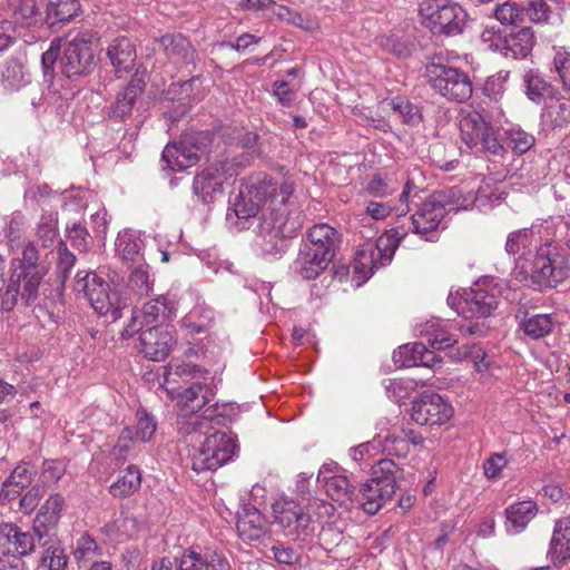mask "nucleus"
<instances>
[{
    "label": "nucleus",
    "instance_id": "nucleus-13",
    "mask_svg": "<svg viewBox=\"0 0 570 570\" xmlns=\"http://www.w3.org/2000/svg\"><path fill=\"white\" fill-rule=\"evenodd\" d=\"M452 415V405L438 393L423 392L412 402L411 419L420 425H442Z\"/></svg>",
    "mask_w": 570,
    "mask_h": 570
},
{
    "label": "nucleus",
    "instance_id": "nucleus-14",
    "mask_svg": "<svg viewBox=\"0 0 570 570\" xmlns=\"http://www.w3.org/2000/svg\"><path fill=\"white\" fill-rule=\"evenodd\" d=\"M116 253L119 258L127 265L137 266L131 272L128 279V288L140 298V288L142 285V272L140 271V261L142 259L141 240L139 232L126 228L118 233L116 239Z\"/></svg>",
    "mask_w": 570,
    "mask_h": 570
},
{
    "label": "nucleus",
    "instance_id": "nucleus-46",
    "mask_svg": "<svg viewBox=\"0 0 570 570\" xmlns=\"http://www.w3.org/2000/svg\"><path fill=\"white\" fill-rule=\"evenodd\" d=\"M551 70L554 71L563 88L570 92V51L564 48H554Z\"/></svg>",
    "mask_w": 570,
    "mask_h": 570
},
{
    "label": "nucleus",
    "instance_id": "nucleus-24",
    "mask_svg": "<svg viewBox=\"0 0 570 570\" xmlns=\"http://www.w3.org/2000/svg\"><path fill=\"white\" fill-rule=\"evenodd\" d=\"M308 240L303 245L315 249V252L324 253L333 259L335 248L340 242L338 233L332 226L321 223L314 225L307 234Z\"/></svg>",
    "mask_w": 570,
    "mask_h": 570
},
{
    "label": "nucleus",
    "instance_id": "nucleus-9",
    "mask_svg": "<svg viewBox=\"0 0 570 570\" xmlns=\"http://www.w3.org/2000/svg\"><path fill=\"white\" fill-rule=\"evenodd\" d=\"M96 63L92 36L89 32L79 33L70 40L59 60L61 72L68 78L90 73Z\"/></svg>",
    "mask_w": 570,
    "mask_h": 570
},
{
    "label": "nucleus",
    "instance_id": "nucleus-51",
    "mask_svg": "<svg viewBox=\"0 0 570 570\" xmlns=\"http://www.w3.org/2000/svg\"><path fill=\"white\" fill-rule=\"evenodd\" d=\"M205 373L203 368L191 363L170 364L166 373L165 382L167 384L178 383V379L183 381L202 376Z\"/></svg>",
    "mask_w": 570,
    "mask_h": 570
},
{
    "label": "nucleus",
    "instance_id": "nucleus-21",
    "mask_svg": "<svg viewBox=\"0 0 570 570\" xmlns=\"http://www.w3.org/2000/svg\"><path fill=\"white\" fill-rule=\"evenodd\" d=\"M354 505L362 508L367 514H375L387 500L395 494L392 488L387 485H377L370 480L356 488Z\"/></svg>",
    "mask_w": 570,
    "mask_h": 570
},
{
    "label": "nucleus",
    "instance_id": "nucleus-2",
    "mask_svg": "<svg viewBox=\"0 0 570 570\" xmlns=\"http://www.w3.org/2000/svg\"><path fill=\"white\" fill-rule=\"evenodd\" d=\"M45 272L39 265V252L32 242L26 244L21 255L10 263V276L2 295L1 306L11 311L20 299L29 306L36 302Z\"/></svg>",
    "mask_w": 570,
    "mask_h": 570
},
{
    "label": "nucleus",
    "instance_id": "nucleus-6",
    "mask_svg": "<svg viewBox=\"0 0 570 570\" xmlns=\"http://www.w3.org/2000/svg\"><path fill=\"white\" fill-rule=\"evenodd\" d=\"M425 76L431 88L448 101L462 104L472 97V80L460 68L431 62L425 67Z\"/></svg>",
    "mask_w": 570,
    "mask_h": 570
},
{
    "label": "nucleus",
    "instance_id": "nucleus-60",
    "mask_svg": "<svg viewBox=\"0 0 570 570\" xmlns=\"http://www.w3.org/2000/svg\"><path fill=\"white\" fill-rule=\"evenodd\" d=\"M58 263H57V273L63 283L75 266L76 256L68 249L65 243H60L58 246Z\"/></svg>",
    "mask_w": 570,
    "mask_h": 570
},
{
    "label": "nucleus",
    "instance_id": "nucleus-16",
    "mask_svg": "<svg viewBox=\"0 0 570 570\" xmlns=\"http://www.w3.org/2000/svg\"><path fill=\"white\" fill-rule=\"evenodd\" d=\"M200 148L194 138H185L177 142L167 144L161 158L173 171H180L196 165L200 159Z\"/></svg>",
    "mask_w": 570,
    "mask_h": 570
},
{
    "label": "nucleus",
    "instance_id": "nucleus-34",
    "mask_svg": "<svg viewBox=\"0 0 570 570\" xmlns=\"http://www.w3.org/2000/svg\"><path fill=\"white\" fill-rule=\"evenodd\" d=\"M142 94L141 79L138 75L128 83V86L118 92L112 114L116 117L124 118L129 115L137 98Z\"/></svg>",
    "mask_w": 570,
    "mask_h": 570
},
{
    "label": "nucleus",
    "instance_id": "nucleus-39",
    "mask_svg": "<svg viewBox=\"0 0 570 570\" xmlns=\"http://www.w3.org/2000/svg\"><path fill=\"white\" fill-rule=\"evenodd\" d=\"M141 483V473L137 466L129 465L121 472L116 482L110 485L114 497H126L134 493Z\"/></svg>",
    "mask_w": 570,
    "mask_h": 570
},
{
    "label": "nucleus",
    "instance_id": "nucleus-62",
    "mask_svg": "<svg viewBox=\"0 0 570 570\" xmlns=\"http://www.w3.org/2000/svg\"><path fill=\"white\" fill-rule=\"evenodd\" d=\"M508 459L503 453L491 454L483 463L484 475L488 479H497L508 465Z\"/></svg>",
    "mask_w": 570,
    "mask_h": 570
},
{
    "label": "nucleus",
    "instance_id": "nucleus-32",
    "mask_svg": "<svg viewBox=\"0 0 570 570\" xmlns=\"http://www.w3.org/2000/svg\"><path fill=\"white\" fill-rule=\"evenodd\" d=\"M327 495L341 505H354L356 487L344 474H333L323 484Z\"/></svg>",
    "mask_w": 570,
    "mask_h": 570
},
{
    "label": "nucleus",
    "instance_id": "nucleus-4",
    "mask_svg": "<svg viewBox=\"0 0 570 570\" xmlns=\"http://www.w3.org/2000/svg\"><path fill=\"white\" fill-rule=\"evenodd\" d=\"M517 268L524 274V278H529L541 288H554L570 274L566 256L558 245L549 239L537 247L531 258L520 257Z\"/></svg>",
    "mask_w": 570,
    "mask_h": 570
},
{
    "label": "nucleus",
    "instance_id": "nucleus-57",
    "mask_svg": "<svg viewBox=\"0 0 570 570\" xmlns=\"http://www.w3.org/2000/svg\"><path fill=\"white\" fill-rule=\"evenodd\" d=\"M479 146L483 151L492 155H500L504 149L499 140L498 130L490 122H488L487 130H483L480 137Z\"/></svg>",
    "mask_w": 570,
    "mask_h": 570
},
{
    "label": "nucleus",
    "instance_id": "nucleus-27",
    "mask_svg": "<svg viewBox=\"0 0 570 570\" xmlns=\"http://www.w3.org/2000/svg\"><path fill=\"white\" fill-rule=\"evenodd\" d=\"M549 554L554 567L570 560V518L561 519L556 523Z\"/></svg>",
    "mask_w": 570,
    "mask_h": 570
},
{
    "label": "nucleus",
    "instance_id": "nucleus-63",
    "mask_svg": "<svg viewBox=\"0 0 570 570\" xmlns=\"http://www.w3.org/2000/svg\"><path fill=\"white\" fill-rule=\"evenodd\" d=\"M380 43L387 52L396 57H407L410 55L409 45L395 36L382 37Z\"/></svg>",
    "mask_w": 570,
    "mask_h": 570
},
{
    "label": "nucleus",
    "instance_id": "nucleus-56",
    "mask_svg": "<svg viewBox=\"0 0 570 570\" xmlns=\"http://www.w3.org/2000/svg\"><path fill=\"white\" fill-rule=\"evenodd\" d=\"M524 14L534 23H547L552 17V10L546 0H529Z\"/></svg>",
    "mask_w": 570,
    "mask_h": 570
},
{
    "label": "nucleus",
    "instance_id": "nucleus-20",
    "mask_svg": "<svg viewBox=\"0 0 570 570\" xmlns=\"http://www.w3.org/2000/svg\"><path fill=\"white\" fill-rule=\"evenodd\" d=\"M177 570H230L229 562L215 551L187 549L177 561Z\"/></svg>",
    "mask_w": 570,
    "mask_h": 570
},
{
    "label": "nucleus",
    "instance_id": "nucleus-53",
    "mask_svg": "<svg viewBox=\"0 0 570 570\" xmlns=\"http://www.w3.org/2000/svg\"><path fill=\"white\" fill-rule=\"evenodd\" d=\"M67 465L63 460H45L39 476V483L46 484L57 483L66 473Z\"/></svg>",
    "mask_w": 570,
    "mask_h": 570
},
{
    "label": "nucleus",
    "instance_id": "nucleus-22",
    "mask_svg": "<svg viewBox=\"0 0 570 570\" xmlns=\"http://www.w3.org/2000/svg\"><path fill=\"white\" fill-rule=\"evenodd\" d=\"M534 43L535 37L532 28L523 27L503 37L498 47L505 57L524 59L531 53Z\"/></svg>",
    "mask_w": 570,
    "mask_h": 570
},
{
    "label": "nucleus",
    "instance_id": "nucleus-59",
    "mask_svg": "<svg viewBox=\"0 0 570 570\" xmlns=\"http://www.w3.org/2000/svg\"><path fill=\"white\" fill-rule=\"evenodd\" d=\"M98 546L95 539L88 534L81 535L76 546L75 558L78 562L91 561L97 554Z\"/></svg>",
    "mask_w": 570,
    "mask_h": 570
},
{
    "label": "nucleus",
    "instance_id": "nucleus-54",
    "mask_svg": "<svg viewBox=\"0 0 570 570\" xmlns=\"http://www.w3.org/2000/svg\"><path fill=\"white\" fill-rule=\"evenodd\" d=\"M2 79L8 87L18 89L27 82V75L22 63L16 59L7 62L2 70Z\"/></svg>",
    "mask_w": 570,
    "mask_h": 570
},
{
    "label": "nucleus",
    "instance_id": "nucleus-33",
    "mask_svg": "<svg viewBox=\"0 0 570 570\" xmlns=\"http://www.w3.org/2000/svg\"><path fill=\"white\" fill-rule=\"evenodd\" d=\"M488 121L476 111L468 112L460 120L462 141L471 149L478 148L483 130H487Z\"/></svg>",
    "mask_w": 570,
    "mask_h": 570
},
{
    "label": "nucleus",
    "instance_id": "nucleus-36",
    "mask_svg": "<svg viewBox=\"0 0 570 570\" xmlns=\"http://www.w3.org/2000/svg\"><path fill=\"white\" fill-rule=\"evenodd\" d=\"M539 233L540 230L535 225L511 232L507 237L505 252L509 255L522 254V257H525V252L535 243V236Z\"/></svg>",
    "mask_w": 570,
    "mask_h": 570
},
{
    "label": "nucleus",
    "instance_id": "nucleus-42",
    "mask_svg": "<svg viewBox=\"0 0 570 570\" xmlns=\"http://www.w3.org/2000/svg\"><path fill=\"white\" fill-rule=\"evenodd\" d=\"M400 468L391 459H381L372 466V479L377 485H387L392 490L396 489V478Z\"/></svg>",
    "mask_w": 570,
    "mask_h": 570
},
{
    "label": "nucleus",
    "instance_id": "nucleus-30",
    "mask_svg": "<svg viewBox=\"0 0 570 570\" xmlns=\"http://www.w3.org/2000/svg\"><path fill=\"white\" fill-rule=\"evenodd\" d=\"M107 56L117 70L130 71L137 58L136 48L130 39H115L108 47Z\"/></svg>",
    "mask_w": 570,
    "mask_h": 570
},
{
    "label": "nucleus",
    "instance_id": "nucleus-18",
    "mask_svg": "<svg viewBox=\"0 0 570 570\" xmlns=\"http://www.w3.org/2000/svg\"><path fill=\"white\" fill-rule=\"evenodd\" d=\"M332 258L324 253L315 252L304 245L301 246L297 257L293 262V272L303 279L317 278L328 267Z\"/></svg>",
    "mask_w": 570,
    "mask_h": 570
},
{
    "label": "nucleus",
    "instance_id": "nucleus-49",
    "mask_svg": "<svg viewBox=\"0 0 570 570\" xmlns=\"http://www.w3.org/2000/svg\"><path fill=\"white\" fill-rule=\"evenodd\" d=\"M68 556L60 547H48L40 559L41 570H66L68 566Z\"/></svg>",
    "mask_w": 570,
    "mask_h": 570
},
{
    "label": "nucleus",
    "instance_id": "nucleus-41",
    "mask_svg": "<svg viewBox=\"0 0 570 570\" xmlns=\"http://www.w3.org/2000/svg\"><path fill=\"white\" fill-rule=\"evenodd\" d=\"M156 45L168 57H181L187 59L193 52L190 42L183 35H165L156 40Z\"/></svg>",
    "mask_w": 570,
    "mask_h": 570
},
{
    "label": "nucleus",
    "instance_id": "nucleus-45",
    "mask_svg": "<svg viewBox=\"0 0 570 570\" xmlns=\"http://www.w3.org/2000/svg\"><path fill=\"white\" fill-rule=\"evenodd\" d=\"M390 105L393 112L406 125H417L422 119L419 107L404 98L396 97Z\"/></svg>",
    "mask_w": 570,
    "mask_h": 570
},
{
    "label": "nucleus",
    "instance_id": "nucleus-58",
    "mask_svg": "<svg viewBox=\"0 0 570 570\" xmlns=\"http://www.w3.org/2000/svg\"><path fill=\"white\" fill-rule=\"evenodd\" d=\"M366 189L374 196L385 197L396 189V184L391 178L376 174L368 181Z\"/></svg>",
    "mask_w": 570,
    "mask_h": 570
},
{
    "label": "nucleus",
    "instance_id": "nucleus-31",
    "mask_svg": "<svg viewBox=\"0 0 570 570\" xmlns=\"http://www.w3.org/2000/svg\"><path fill=\"white\" fill-rule=\"evenodd\" d=\"M209 389L199 382L191 384L186 387L183 392L177 393L180 415L186 416L189 413H196L199 411L208 401Z\"/></svg>",
    "mask_w": 570,
    "mask_h": 570
},
{
    "label": "nucleus",
    "instance_id": "nucleus-10",
    "mask_svg": "<svg viewBox=\"0 0 570 570\" xmlns=\"http://www.w3.org/2000/svg\"><path fill=\"white\" fill-rule=\"evenodd\" d=\"M274 523L285 535L304 541L313 532L311 515L293 500H279L273 505Z\"/></svg>",
    "mask_w": 570,
    "mask_h": 570
},
{
    "label": "nucleus",
    "instance_id": "nucleus-28",
    "mask_svg": "<svg viewBox=\"0 0 570 570\" xmlns=\"http://www.w3.org/2000/svg\"><path fill=\"white\" fill-rule=\"evenodd\" d=\"M537 504L533 501H521L505 509V529L510 534L522 532L537 514Z\"/></svg>",
    "mask_w": 570,
    "mask_h": 570
},
{
    "label": "nucleus",
    "instance_id": "nucleus-7",
    "mask_svg": "<svg viewBox=\"0 0 570 570\" xmlns=\"http://www.w3.org/2000/svg\"><path fill=\"white\" fill-rule=\"evenodd\" d=\"M81 274L82 272H78L76 275L75 291L82 292L99 315H110L112 321L120 318L126 305L120 306L116 294L110 293L109 284L96 273L87 272L83 276Z\"/></svg>",
    "mask_w": 570,
    "mask_h": 570
},
{
    "label": "nucleus",
    "instance_id": "nucleus-55",
    "mask_svg": "<svg viewBox=\"0 0 570 570\" xmlns=\"http://www.w3.org/2000/svg\"><path fill=\"white\" fill-rule=\"evenodd\" d=\"M36 474L37 469L35 464L31 462H21L13 469L8 480L19 485V489H26L31 484Z\"/></svg>",
    "mask_w": 570,
    "mask_h": 570
},
{
    "label": "nucleus",
    "instance_id": "nucleus-61",
    "mask_svg": "<svg viewBox=\"0 0 570 570\" xmlns=\"http://www.w3.org/2000/svg\"><path fill=\"white\" fill-rule=\"evenodd\" d=\"M45 494V489L40 483L35 484L27 491L19 501L20 510L23 514H31L38 507L41 498Z\"/></svg>",
    "mask_w": 570,
    "mask_h": 570
},
{
    "label": "nucleus",
    "instance_id": "nucleus-23",
    "mask_svg": "<svg viewBox=\"0 0 570 570\" xmlns=\"http://www.w3.org/2000/svg\"><path fill=\"white\" fill-rule=\"evenodd\" d=\"M237 532L245 542H254L267 533L265 517L255 507H244L238 514Z\"/></svg>",
    "mask_w": 570,
    "mask_h": 570
},
{
    "label": "nucleus",
    "instance_id": "nucleus-11",
    "mask_svg": "<svg viewBox=\"0 0 570 570\" xmlns=\"http://www.w3.org/2000/svg\"><path fill=\"white\" fill-rule=\"evenodd\" d=\"M498 303L499 301L494 293H490L480 286L465 289L459 296H453L452 294L448 296V304L464 318L489 317L498 307Z\"/></svg>",
    "mask_w": 570,
    "mask_h": 570
},
{
    "label": "nucleus",
    "instance_id": "nucleus-40",
    "mask_svg": "<svg viewBox=\"0 0 570 570\" xmlns=\"http://www.w3.org/2000/svg\"><path fill=\"white\" fill-rule=\"evenodd\" d=\"M249 164L250 158L247 155H238L212 164V167H216L217 174L220 176L224 184H232Z\"/></svg>",
    "mask_w": 570,
    "mask_h": 570
},
{
    "label": "nucleus",
    "instance_id": "nucleus-43",
    "mask_svg": "<svg viewBox=\"0 0 570 570\" xmlns=\"http://www.w3.org/2000/svg\"><path fill=\"white\" fill-rule=\"evenodd\" d=\"M57 213H46L40 217L36 228V236L41 242L42 247L47 248L53 245L58 236Z\"/></svg>",
    "mask_w": 570,
    "mask_h": 570
},
{
    "label": "nucleus",
    "instance_id": "nucleus-47",
    "mask_svg": "<svg viewBox=\"0 0 570 570\" xmlns=\"http://www.w3.org/2000/svg\"><path fill=\"white\" fill-rule=\"evenodd\" d=\"M507 144L512 150L519 155L529 151L535 142L533 135L524 131L520 127H512L505 131Z\"/></svg>",
    "mask_w": 570,
    "mask_h": 570
},
{
    "label": "nucleus",
    "instance_id": "nucleus-37",
    "mask_svg": "<svg viewBox=\"0 0 570 570\" xmlns=\"http://www.w3.org/2000/svg\"><path fill=\"white\" fill-rule=\"evenodd\" d=\"M433 348L444 350L453 346L458 340L446 330V325L440 321H430L422 331Z\"/></svg>",
    "mask_w": 570,
    "mask_h": 570
},
{
    "label": "nucleus",
    "instance_id": "nucleus-50",
    "mask_svg": "<svg viewBox=\"0 0 570 570\" xmlns=\"http://www.w3.org/2000/svg\"><path fill=\"white\" fill-rule=\"evenodd\" d=\"M39 14V0H19L18 3L13 7V16L16 21L23 26H30L36 22V18Z\"/></svg>",
    "mask_w": 570,
    "mask_h": 570
},
{
    "label": "nucleus",
    "instance_id": "nucleus-29",
    "mask_svg": "<svg viewBox=\"0 0 570 570\" xmlns=\"http://www.w3.org/2000/svg\"><path fill=\"white\" fill-rule=\"evenodd\" d=\"M223 186L224 181L217 174L216 167H212V165L197 174L193 181V190L203 203L212 202L216 194L223 191Z\"/></svg>",
    "mask_w": 570,
    "mask_h": 570
},
{
    "label": "nucleus",
    "instance_id": "nucleus-64",
    "mask_svg": "<svg viewBox=\"0 0 570 570\" xmlns=\"http://www.w3.org/2000/svg\"><path fill=\"white\" fill-rule=\"evenodd\" d=\"M273 94L278 102L284 107H289L295 99V91L289 88L285 80H276L273 83Z\"/></svg>",
    "mask_w": 570,
    "mask_h": 570
},
{
    "label": "nucleus",
    "instance_id": "nucleus-19",
    "mask_svg": "<svg viewBox=\"0 0 570 570\" xmlns=\"http://www.w3.org/2000/svg\"><path fill=\"white\" fill-rule=\"evenodd\" d=\"M393 361L400 367L425 366L433 368L441 363L438 355L428 350L423 343L400 346L393 353Z\"/></svg>",
    "mask_w": 570,
    "mask_h": 570
},
{
    "label": "nucleus",
    "instance_id": "nucleus-15",
    "mask_svg": "<svg viewBox=\"0 0 570 570\" xmlns=\"http://www.w3.org/2000/svg\"><path fill=\"white\" fill-rule=\"evenodd\" d=\"M36 549L35 534L23 531L20 527L10 522L0 524V551L3 556L14 560H21L30 556Z\"/></svg>",
    "mask_w": 570,
    "mask_h": 570
},
{
    "label": "nucleus",
    "instance_id": "nucleus-52",
    "mask_svg": "<svg viewBox=\"0 0 570 570\" xmlns=\"http://www.w3.org/2000/svg\"><path fill=\"white\" fill-rule=\"evenodd\" d=\"M554 99L549 106L550 116L553 117L554 126L562 127L570 122V97L561 96L560 92L550 97Z\"/></svg>",
    "mask_w": 570,
    "mask_h": 570
},
{
    "label": "nucleus",
    "instance_id": "nucleus-38",
    "mask_svg": "<svg viewBox=\"0 0 570 570\" xmlns=\"http://www.w3.org/2000/svg\"><path fill=\"white\" fill-rule=\"evenodd\" d=\"M520 327L530 338L540 340L552 332L554 321L549 314H535L524 317Z\"/></svg>",
    "mask_w": 570,
    "mask_h": 570
},
{
    "label": "nucleus",
    "instance_id": "nucleus-44",
    "mask_svg": "<svg viewBox=\"0 0 570 570\" xmlns=\"http://www.w3.org/2000/svg\"><path fill=\"white\" fill-rule=\"evenodd\" d=\"M494 18L504 26H517L524 19V8L514 1H505L494 9Z\"/></svg>",
    "mask_w": 570,
    "mask_h": 570
},
{
    "label": "nucleus",
    "instance_id": "nucleus-25",
    "mask_svg": "<svg viewBox=\"0 0 570 570\" xmlns=\"http://www.w3.org/2000/svg\"><path fill=\"white\" fill-rule=\"evenodd\" d=\"M524 94L534 104L542 102L546 98L554 97L558 89L548 81L539 69H529L522 76Z\"/></svg>",
    "mask_w": 570,
    "mask_h": 570
},
{
    "label": "nucleus",
    "instance_id": "nucleus-3",
    "mask_svg": "<svg viewBox=\"0 0 570 570\" xmlns=\"http://www.w3.org/2000/svg\"><path fill=\"white\" fill-rule=\"evenodd\" d=\"M193 421L184 424L180 430L191 436L205 435V440L191 454V469L196 472L215 471L232 461L236 454V440L225 433L212 430V420L208 415L191 417Z\"/></svg>",
    "mask_w": 570,
    "mask_h": 570
},
{
    "label": "nucleus",
    "instance_id": "nucleus-8",
    "mask_svg": "<svg viewBox=\"0 0 570 570\" xmlns=\"http://www.w3.org/2000/svg\"><path fill=\"white\" fill-rule=\"evenodd\" d=\"M397 245L393 236L382 235L375 242L361 245L353 259L354 274L358 276V284L368 279L374 271L387 265L395 253Z\"/></svg>",
    "mask_w": 570,
    "mask_h": 570
},
{
    "label": "nucleus",
    "instance_id": "nucleus-5",
    "mask_svg": "<svg viewBox=\"0 0 570 570\" xmlns=\"http://www.w3.org/2000/svg\"><path fill=\"white\" fill-rule=\"evenodd\" d=\"M419 13L423 24L438 35H460L468 22L466 11L451 0H423Z\"/></svg>",
    "mask_w": 570,
    "mask_h": 570
},
{
    "label": "nucleus",
    "instance_id": "nucleus-26",
    "mask_svg": "<svg viewBox=\"0 0 570 570\" xmlns=\"http://www.w3.org/2000/svg\"><path fill=\"white\" fill-rule=\"evenodd\" d=\"M173 342L171 334L164 326H154L145 331V357L155 362L165 360Z\"/></svg>",
    "mask_w": 570,
    "mask_h": 570
},
{
    "label": "nucleus",
    "instance_id": "nucleus-48",
    "mask_svg": "<svg viewBox=\"0 0 570 570\" xmlns=\"http://www.w3.org/2000/svg\"><path fill=\"white\" fill-rule=\"evenodd\" d=\"M173 314L171 303L164 296L145 304V325L165 320Z\"/></svg>",
    "mask_w": 570,
    "mask_h": 570
},
{
    "label": "nucleus",
    "instance_id": "nucleus-17",
    "mask_svg": "<svg viewBox=\"0 0 570 570\" xmlns=\"http://www.w3.org/2000/svg\"><path fill=\"white\" fill-rule=\"evenodd\" d=\"M65 507L66 499L59 492L51 493L41 504L32 523L33 532L39 539L57 528Z\"/></svg>",
    "mask_w": 570,
    "mask_h": 570
},
{
    "label": "nucleus",
    "instance_id": "nucleus-12",
    "mask_svg": "<svg viewBox=\"0 0 570 570\" xmlns=\"http://www.w3.org/2000/svg\"><path fill=\"white\" fill-rule=\"evenodd\" d=\"M444 194H435L421 206L411 216V229L423 239L434 242L436 232L442 224L448 209Z\"/></svg>",
    "mask_w": 570,
    "mask_h": 570
},
{
    "label": "nucleus",
    "instance_id": "nucleus-1",
    "mask_svg": "<svg viewBox=\"0 0 570 570\" xmlns=\"http://www.w3.org/2000/svg\"><path fill=\"white\" fill-rule=\"evenodd\" d=\"M293 193L294 185L289 181L277 185L265 177L257 183H243L237 196L230 200L226 219L244 229L247 220L255 217L269 199L257 226L255 244L264 255L282 254L287 249V240L295 237L304 224L302 210L291 200Z\"/></svg>",
    "mask_w": 570,
    "mask_h": 570
},
{
    "label": "nucleus",
    "instance_id": "nucleus-35",
    "mask_svg": "<svg viewBox=\"0 0 570 570\" xmlns=\"http://www.w3.org/2000/svg\"><path fill=\"white\" fill-rule=\"evenodd\" d=\"M80 11L79 0H48L47 20L50 26L58 22H69Z\"/></svg>",
    "mask_w": 570,
    "mask_h": 570
}]
</instances>
